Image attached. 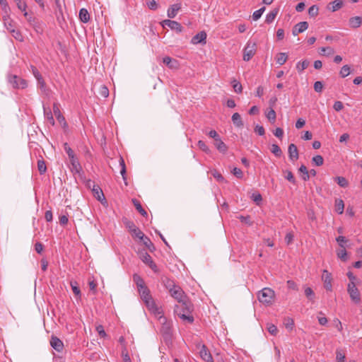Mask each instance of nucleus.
<instances>
[{
    "label": "nucleus",
    "instance_id": "f257e3e1",
    "mask_svg": "<svg viewBox=\"0 0 362 362\" xmlns=\"http://www.w3.org/2000/svg\"><path fill=\"white\" fill-rule=\"evenodd\" d=\"M258 300L264 304H271L274 297V291L269 288H264L258 293Z\"/></svg>",
    "mask_w": 362,
    "mask_h": 362
},
{
    "label": "nucleus",
    "instance_id": "f03ea898",
    "mask_svg": "<svg viewBox=\"0 0 362 362\" xmlns=\"http://www.w3.org/2000/svg\"><path fill=\"white\" fill-rule=\"evenodd\" d=\"M8 81L13 88L24 89L28 86L27 81L16 75H9L8 76Z\"/></svg>",
    "mask_w": 362,
    "mask_h": 362
},
{
    "label": "nucleus",
    "instance_id": "7ed1b4c3",
    "mask_svg": "<svg viewBox=\"0 0 362 362\" xmlns=\"http://www.w3.org/2000/svg\"><path fill=\"white\" fill-rule=\"evenodd\" d=\"M347 291L352 301L356 304H359L361 303V295L354 282L349 283Z\"/></svg>",
    "mask_w": 362,
    "mask_h": 362
},
{
    "label": "nucleus",
    "instance_id": "20e7f679",
    "mask_svg": "<svg viewBox=\"0 0 362 362\" xmlns=\"http://www.w3.org/2000/svg\"><path fill=\"white\" fill-rule=\"evenodd\" d=\"M257 50V44L255 42H248L243 50V60L248 62L255 54Z\"/></svg>",
    "mask_w": 362,
    "mask_h": 362
},
{
    "label": "nucleus",
    "instance_id": "39448f33",
    "mask_svg": "<svg viewBox=\"0 0 362 362\" xmlns=\"http://www.w3.org/2000/svg\"><path fill=\"white\" fill-rule=\"evenodd\" d=\"M175 308H179L181 313H192L194 310V305L188 298L184 299L179 305H175Z\"/></svg>",
    "mask_w": 362,
    "mask_h": 362
},
{
    "label": "nucleus",
    "instance_id": "423d86ee",
    "mask_svg": "<svg viewBox=\"0 0 362 362\" xmlns=\"http://www.w3.org/2000/svg\"><path fill=\"white\" fill-rule=\"evenodd\" d=\"M170 293L172 297L178 301V303H181L184 299L187 298L185 295L184 291L179 286H176L175 287L170 288Z\"/></svg>",
    "mask_w": 362,
    "mask_h": 362
},
{
    "label": "nucleus",
    "instance_id": "0eeeda50",
    "mask_svg": "<svg viewBox=\"0 0 362 362\" xmlns=\"http://www.w3.org/2000/svg\"><path fill=\"white\" fill-rule=\"evenodd\" d=\"M140 259L142 260L144 263L148 265L149 267L154 271L155 272H158V268L156 264L152 260L151 257L147 252H141Z\"/></svg>",
    "mask_w": 362,
    "mask_h": 362
},
{
    "label": "nucleus",
    "instance_id": "6e6552de",
    "mask_svg": "<svg viewBox=\"0 0 362 362\" xmlns=\"http://www.w3.org/2000/svg\"><path fill=\"white\" fill-rule=\"evenodd\" d=\"M162 25L163 27L165 26H168L169 27L171 30H175L176 31L177 33H181L182 31V26L181 25V24L177 21H171V20H169V19H167V20H164L163 22H162Z\"/></svg>",
    "mask_w": 362,
    "mask_h": 362
},
{
    "label": "nucleus",
    "instance_id": "1a4fd4ad",
    "mask_svg": "<svg viewBox=\"0 0 362 362\" xmlns=\"http://www.w3.org/2000/svg\"><path fill=\"white\" fill-rule=\"evenodd\" d=\"M53 112L55 115L58 122L62 124L63 128H66L68 124L65 120L64 117L62 115L59 105L57 103H54L53 105Z\"/></svg>",
    "mask_w": 362,
    "mask_h": 362
},
{
    "label": "nucleus",
    "instance_id": "9d476101",
    "mask_svg": "<svg viewBox=\"0 0 362 362\" xmlns=\"http://www.w3.org/2000/svg\"><path fill=\"white\" fill-rule=\"evenodd\" d=\"M322 279L324 282V286L326 290L331 291L332 289V278L331 273H329L327 270H324L322 275Z\"/></svg>",
    "mask_w": 362,
    "mask_h": 362
},
{
    "label": "nucleus",
    "instance_id": "9b49d317",
    "mask_svg": "<svg viewBox=\"0 0 362 362\" xmlns=\"http://www.w3.org/2000/svg\"><path fill=\"white\" fill-rule=\"evenodd\" d=\"M308 28V23L302 21L295 25L292 30V34L294 36L298 35L299 33L304 32Z\"/></svg>",
    "mask_w": 362,
    "mask_h": 362
},
{
    "label": "nucleus",
    "instance_id": "f8f14e48",
    "mask_svg": "<svg viewBox=\"0 0 362 362\" xmlns=\"http://www.w3.org/2000/svg\"><path fill=\"white\" fill-rule=\"evenodd\" d=\"M163 63L165 64L170 69H178L179 62L177 59H173L170 57H165L163 58Z\"/></svg>",
    "mask_w": 362,
    "mask_h": 362
},
{
    "label": "nucleus",
    "instance_id": "ddd939ff",
    "mask_svg": "<svg viewBox=\"0 0 362 362\" xmlns=\"http://www.w3.org/2000/svg\"><path fill=\"white\" fill-rule=\"evenodd\" d=\"M288 153L289 159L291 161H295L298 159L299 154L297 146L294 144H291L288 147Z\"/></svg>",
    "mask_w": 362,
    "mask_h": 362
},
{
    "label": "nucleus",
    "instance_id": "4468645a",
    "mask_svg": "<svg viewBox=\"0 0 362 362\" xmlns=\"http://www.w3.org/2000/svg\"><path fill=\"white\" fill-rule=\"evenodd\" d=\"M175 313L184 322H187L190 324L194 322V317L192 315V313H181V310L179 308H175Z\"/></svg>",
    "mask_w": 362,
    "mask_h": 362
},
{
    "label": "nucleus",
    "instance_id": "2eb2a0df",
    "mask_svg": "<svg viewBox=\"0 0 362 362\" xmlns=\"http://www.w3.org/2000/svg\"><path fill=\"white\" fill-rule=\"evenodd\" d=\"M51 346L57 351L60 352L63 350V342L57 337L52 336L50 339Z\"/></svg>",
    "mask_w": 362,
    "mask_h": 362
},
{
    "label": "nucleus",
    "instance_id": "dca6fc26",
    "mask_svg": "<svg viewBox=\"0 0 362 362\" xmlns=\"http://www.w3.org/2000/svg\"><path fill=\"white\" fill-rule=\"evenodd\" d=\"M201 358L206 362H214L213 357L211 353L208 351L206 346L204 344L202 345V348L199 351Z\"/></svg>",
    "mask_w": 362,
    "mask_h": 362
},
{
    "label": "nucleus",
    "instance_id": "f3484780",
    "mask_svg": "<svg viewBox=\"0 0 362 362\" xmlns=\"http://www.w3.org/2000/svg\"><path fill=\"white\" fill-rule=\"evenodd\" d=\"M92 192H93V196L98 201H100L102 204H104V203L107 202V201L105 199V195H104V194L103 192V190L101 189V188L98 185H96L95 187L93 188L92 189Z\"/></svg>",
    "mask_w": 362,
    "mask_h": 362
},
{
    "label": "nucleus",
    "instance_id": "a211bd4d",
    "mask_svg": "<svg viewBox=\"0 0 362 362\" xmlns=\"http://www.w3.org/2000/svg\"><path fill=\"white\" fill-rule=\"evenodd\" d=\"M206 33L204 31L199 32L197 35H195L191 40V42L194 45H197L198 43H206Z\"/></svg>",
    "mask_w": 362,
    "mask_h": 362
},
{
    "label": "nucleus",
    "instance_id": "6ab92c4d",
    "mask_svg": "<svg viewBox=\"0 0 362 362\" xmlns=\"http://www.w3.org/2000/svg\"><path fill=\"white\" fill-rule=\"evenodd\" d=\"M181 9V4H175L170 6L168 9V17L173 18L176 16L177 12Z\"/></svg>",
    "mask_w": 362,
    "mask_h": 362
},
{
    "label": "nucleus",
    "instance_id": "aec40b11",
    "mask_svg": "<svg viewBox=\"0 0 362 362\" xmlns=\"http://www.w3.org/2000/svg\"><path fill=\"white\" fill-rule=\"evenodd\" d=\"M344 2L342 0H334L327 5V9L332 12H335L339 10L343 6Z\"/></svg>",
    "mask_w": 362,
    "mask_h": 362
},
{
    "label": "nucleus",
    "instance_id": "412c9836",
    "mask_svg": "<svg viewBox=\"0 0 362 362\" xmlns=\"http://www.w3.org/2000/svg\"><path fill=\"white\" fill-rule=\"evenodd\" d=\"M144 303L146 304V307L148 308L149 310H151V312H153V313L156 314H159L160 313V311H159V308L157 307V305H156L153 298H150V299H148V300H146L145 301H144Z\"/></svg>",
    "mask_w": 362,
    "mask_h": 362
},
{
    "label": "nucleus",
    "instance_id": "4be33fe9",
    "mask_svg": "<svg viewBox=\"0 0 362 362\" xmlns=\"http://www.w3.org/2000/svg\"><path fill=\"white\" fill-rule=\"evenodd\" d=\"M349 23L352 28H357L362 25V17L355 16L349 19Z\"/></svg>",
    "mask_w": 362,
    "mask_h": 362
},
{
    "label": "nucleus",
    "instance_id": "5701e85b",
    "mask_svg": "<svg viewBox=\"0 0 362 362\" xmlns=\"http://www.w3.org/2000/svg\"><path fill=\"white\" fill-rule=\"evenodd\" d=\"M279 12V8H275L272 11H271L266 17L265 23L269 24L274 21L276 16Z\"/></svg>",
    "mask_w": 362,
    "mask_h": 362
},
{
    "label": "nucleus",
    "instance_id": "b1692460",
    "mask_svg": "<svg viewBox=\"0 0 362 362\" xmlns=\"http://www.w3.org/2000/svg\"><path fill=\"white\" fill-rule=\"evenodd\" d=\"M3 21L5 27L9 32L15 29V23L8 16H4Z\"/></svg>",
    "mask_w": 362,
    "mask_h": 362
},
{
    "label": "nucleus",
    "instance_id": "393cba45",
    "mask_svg": "<svg viewBox=\"0 0 362 362\" xmlns=\"http://www.w3.org/2000/svg\"><path fill=\"white\" fill-rule=\"evenodd\" d=\"M214 145L216 147V148L218 150V151L221 153H225L228 150L227 146L221 139V138L216 139V140L214 141Z\"/></svg>",
    "mask_w": 362,
    "mask_h": 362
},
{
    "label": "nucleus",
    "instance_id": "a878e982",
    "mask_svg": "<svg viewBox=\"0 0 362 362\" xmlns=\"http://www.w3.org/2000/svg\"><path fill=\"white\" fill-rule=\"evenodd\" d=\"M69 160L72 165V171L78 173L81 170L82 168L76 156L73 157V158H69Z\"/></svg>",
    "mask_w": 362,
    "mask_h": 362
},
{
    "label": "nucleus",
    "instance_id": "bb28decb",
    "mask_svg": "<svg viewBox=\"0 0 362 362\" xmlns=\"http://www.w3.org/2000/svg\"><path fill=\"white\" fill-rule=\"evenodd\" d=\"M139 292L141 296V299L145 301L146 300L150 299L151 298V295L150 293L149 289L147 286L139 288Z\"/></svg>",
    "mask_w": 362,
    "mask_h": 362
},
{
    "label": "nucleus",
    "instance_id": "cd10ccee",
    "mask_svg": "<svg viewBox=\"0 0 362 362\" xmlns=\"http://www.w3.org/2000/svg\"><path fill=\"white\" fill-rule=\"evenodd\" d=\"M119 165L121 166L120 173L122 176V179L124 181L125 185H127V175H126V173H127L126 165H125L124 160L122 156L119 157Z\"/></svg>",
    "mask_w": 362,
    "mask_h": 362
},
{
    "label": "nucleus",
    "instance_id": "c85d7f7f",
    "mask_svg": "<svg viewBox=\"0 0 362 362\" xmlns=\"http://www.w3.org/2000/svg\"><path fill=\"white\" fill-rule=\"evenodd\" d=\"M232 121L235 126L237 127H243L244 124L241 119L240 115L238 112L234 113L232 115Z\"/></svg>",
    "mask_w": 362,
    "mask_h": 362
},
{
    "label": "nucleus",
    "instance_id": "c756f323",
    "mask_svg": "<svg viewBox=\"0 0 362 362\" xmlns=\"http://www.w3.org/2000/svg\"><path fill=\"white\" fill-rule=\"evenodd\" d=\"M79 18L83 23H88L90 20V14L87 9L81 8L79 11Z\"/></svg>",
    "mask_w": 362,
    "mask_h": 362
},
{
    "label": "nucleus",
    "instance_id": "7c9ffc66",
    "mask_svg": "<svg viewBox=\"0 0 362 362\" xmlns=\"http://www.w3.org/2000/svg\"><path fill=\"white\" fill-rule=\"evenodd\" d=\"M132 202L135 206V208L136 209V210L143 216H147V212L143 209L141 203L139 202V201H138L137 199H132Z\"/></svg>",
    "mask_w": 362,
    "mask_h": 362
},
{
    "label": "nucleus",
    "instance_id": "2f4dec72",
    "mask_svg": "<svg viewBox=\"0 0 362 362\" xmlns=\"http://www.w3.org/2000/svg\"><path fill=\"white\" fill-rule=\"evenodd\" d=\"M310 62L308 59H305L302 62H299L296 65L297 71L300 73L308 67Z\"/></svg>",
    "mask_w": 362,
    "mask_h": 362
},
{
    "label": "nucleus",
    "instance_id": "473e14b6",
    "mask_svg": "<svg viewBox=\"0 0 362 362\" xmlns=\"http://www.w3.org/2000/svg\"><path fill=\"white\" fill-rule=\"evenodd\" d=\"M288 56L284 52L279 53L276 57V63L279 65H283L287 60Z\"/></svg>",
    "mask_w": 362,
    "mask_h": 362
},
{
    "label": "nucleus",
    "instance_id": "72a5a7b5",
    "mask_svg": "<svg viewBox=\"0 0 362 362\" xmlns=\"http://www.w3.org/2000/svg\"><path fill=\"white\" fill-rule=\"evenodd\" d=\"M141 241L143 242V244L150 250V252H153L156 250L153 243L148 237L145 236Z\"/></svg>",
    "mask_w": 362,
    "mask_h": 362
},
{
    "label": "nucleus",
    "instance_id": "f704fd0d",
    "mask_svg": "<svg viewBox=\"0 0 362 362\" xmlns=\"http://www.w3.org/2000/svg\"><path fill=\"white\" fill-rule=\"evenodd\" d=\"M344 204L343 200L337 199L335 202V211L339 214H341L344 212Z\"/></svg>",
    "mask_w": 362,
    "mask_h": 362
},
{
    "label": "nucleus",
    "instance_id": "c9c22d12",
    "mask_svg": "<svg viewBox=\"0 0 362 362\" xmlns=\"http://www.w3.org/2000/svg\"><path fill=\"white\" fill-rule=\"evenodd\" d=\"M337 255L338 258H339L343 262H346L348 260L347 252L346 251L345 247L337 251Z\"/></svg>",
    "mask_w": 362,
    "mask_h": 362
},
{
    "label": "nucleus",
    "instance_id": "e433bc0d",
    "mask_svg": "<svg viewBox=\"0 0 362 362\" xmlns=\"http://www.w3.org/2000/svg\"><path fill=\"white\" fill-rule=\"evenodd\" d=\"M134 281H135L138 289L146 286L143 279L138 274H134Z\"/></svg>",
    "mask_w": 362,
    "mask_h": 362
},
{
    "label": "nucleus",
    "instance_id": "4c0bfd02",
    "mask_svg": "<svg viewBox=\"0 0 362 362\" xmlns=\"http://www.w3.org/2000/svg\"><path fill=\"white\" fill-rule=\"evenodd\" d=\"M334 53V49L330 47H321L319 49V54H322V55L329 56V55L333 54Z\"/></svg>",
    "mask_w": 362,
    "mask_h": 362
},
{
    "label": "nucleus",
    "instance_id": "58836bf2",
    "mask_svg": "<svg viewBox=\"0 0 362 362\" xmlns=\"http://www.w3.org/2000/svg\"><path fill=\"white\" fill-rule=\"evenodd\" d=\"M162 281L165 286V287L168 289L169 292H170V288H173V287H175L177 285H175L173 282V281L170 280V279L165 277L162 279Z\"/></svg>",
    "mask_w": 362,
    "mask_h": 362
},
{
    "label": "nucleus",
    "instance_id": "ea45409f",
    "mask_svg": "<svg viewBox=\"0 0 362 362\" xmlns=\"http://www.w3.org/2000/svg\"><path fill=\"white\" fill-rule=\"evenodd\" d=\"M271 152L274 153L276 157H280L282 154V151L280 147L276 144H273L271 146Z\"/></svg>",
    "mask_w": 362,
    "mask_h": 362
},
{
    "label": "nucleus",
    "instance_id": "a19ab883",
    "mask_svg": "<svg viewBox=\"0 0 362 362\" xmlns=\"http://www.w3.org/2000/svg\"><path fill=\"white\" fill-rule=\"evenodd\" d=\"M37 169L40 175L44 174L47 170V166L44 160H39L37 162Z\"/></svg>",
    "mask_w": 362,
    "mask_h": 362
},
{
    "label": "nucleus",
    "instance_id": "79ce46f5",
    "mask_svg": "<svg viewBox=\"0 0 362 362\" xmlns=\"http://www.w3.org/2000/svg\"><path fill=\"white\" fill-rule=\"evenodd\" d=\"M305 295L308 298L309 300L313 301L315 298V293L313 289L310 287H306L305 288Z\"/></svg>",
    "mask_w": 362,
    "mask_h": 362
},
{
    "label": "nucleus",
    "instance_id": "37998d69",
    "mask_svg": "<svg viewBox=\"0 0 362 362\" xmlns=\"http://www.w3.org/2000/svg\"><path fill=\"white\" fill-rule=\"evenodd\" d=\"M132 235L134 238H136L139 239L140 240H142L143 238L145 237V235L143 233V232L141 231V230L139 228H136L131 233Z\"/></svg>",
    "mask_w": 362,
    "mask_h": 362
},
{
    "label": "nucleus",
    "instance_id": "c03bdc74",
    "mask_svg": "<svg viewBox=\"0 0 362 362\" xmlns=\"http://www.w3.org/2000/svg\"><path fill=\"white\" fill-rule=\"evenodd\" d=\"M318 12L319 8L317 5H313L308 9V15L312 18L317 16L318 15Z\"/></svg>",
    "mask_w": 362,
    "mask_h": 362
},
{
    "label": "nucleus",
    "instance_id": "a18cd8bd",
    "mask_svg": "<svg viewBox=\"0 0 362 362\" xmlns=\"http://www.w3.org/2000/svg\"><path fill=\"white\" fill-rule=\"evenodd\" d=\"M350 73V66L349 65H344L341 67L339 74L342 78H345L349 76Z\"/></svg>",
    "mask_w": 362,
    "mask_h": 362
},
{
    "label": "nucleus",
    "instance_id": "49530a36",
    "mask_svg": "<svg viewBox=\"0 0 362 362\" xmlns=\"http://www.w3.org/2000/svg\"><path fill=\"white\" fill-rule=\"evenodd\" d=\"M284 324L286 329L292 330L294 325V322L292 318L286 317L284 319Z\"/></svg>",
    "mask_w": 362,
    "mask_h": 362
},
{
    "label": "nucleus",
    "instance_id": "de8ad7c7",
    "mask_svg": "<svg viewBox=\"0 0 362 362\" xmlns=\"http://www.w3.org/2000/svg\"><path fill=\"white\" fill-rule=\"evenodd\" d=\"M266 116L272 123H274L275 122L276 115L275 111L272 108H270V110L267 113Z\"/></svg>",
    "mask_w": 362,
    "mask_h": 362
},
{
    "label": "nucleus",
    "instance_id": "09e8293b",
    "mask_svg": "<svg viewBox=\"0 0 362 362\" xmlns=\"http://www.w3.org/2000/svg\"><path fill=\"white\" fill-rule=\"evenodd\" d=\"M312 161L314 163L315 165L321 166L323 165L324 159L322 156L317 155L313 158Z\"/></svg>",
    "mask_w": 362,
    "mask_h": 362
},
{
    "label": "nucleus",
    "instance_id": "8fccbe9b",
    "mask_svg": "<svg viewBox=\"0 0 362 362\" xmlns=\"http://www.w3.org/2000/svg\"><path fill=\"white\" fill-rule=\"evenodd\" d=\"M64 148L66 153H67L69 158H73V157L76 156L74 151L68 145L67 143L64 144Z\"/></svg>",
    "mask_w": 362,
    "mask_h": 362
},
{
    "label": "nucleus",
    "instance_id": "3c124183",
    "mask_svg": "<svg viewBox=\"0 0 362 362\" xmlns=\"http://www.w3.org/2000/svg\"><path fill=\"white\" fill-rule=\"evenodd\" d=\"M335 180H337V184L341 187H346L349 185L348 181L344 177H337Z\"/></svg>",
    "mask_w": 362,
    "mask_h": 362
},
{
    "label": "nucleus",
    "instance_id": "603ef678",
    "mask_svg": "<svg viewBox=\"0 0 362 362\" xmlns=\"http://www.w3.org/2000/svg\"><path fill=\"white\" fill-rule=\"evenodd\" d=\"M265 11V7H262L255 11L252 14V18L254 21H257L262 16V13Z\"/></svg>",
    "mask_w": 362,
    "mask_h": 362
},
{
    "label": "nucleus",
    "instance_id": "864d4df0",
    "mask_svg": "<svg viewBox=\"0 0 362 362\" xmlns=\"http://www.w3.org/2000/svg\"><path fill=\"white\" fill-rule=\"evenodd\" d=\"M71 286L72 291H73L74 293L75 294V296L78 298H81V291H80L79 287L77 285V283L75 282L74 284H73L71 282Z\"/></svg>",
    "mask_w": 362,
    "mask_h": 362
},
{
    "label": "nucleus",
    "instance_id": "5fc2aeb1",
    "mask_svg": "<svg viewBox=\"0 0 362 362\" xmlns=\"http://www.w3.org/2000/svg\"><path fill=\"white\" fill-rule=\"evenodd\" d=\"M45 115L47 117V120L52 125H54V119L52 115V113L50 110H46L44 108Z\"/></svg>",
    "mask_w": 362,
    "mask_h": 362
},
{
    "label": "nucleus",
    "instance_id": "6e6d98bb",
    "mask_svg": "<svg viewBox=\"0 0 362 362\" xmlns=\"http://www.w3.org/2000/svg\"><path fill=\"white\" fill-rule=\"evenodd\" d=\"M232 83L235 92L238 93H242L243 87L242 85L238 81H237L235 79H233Z\"/></svg>",
    "mask_w": 362,
    "mask_h": 362
},
{
    "label": "nucleus",
    "instance_id": "4d7b16f0",
    "mask_svg": "<svg viewBox=\"0 0 362 362\" xmlns=\"http://www.w3.org/2000/svg\"><path fill=\"white\" fill-rule=\"evenodd\" d=\"M336 360L337 362H344L345 354L339 349L336 351Z\"/></svg>",
    "mask_w": 362,
    "mask_h": 362
},
{
    "label": "nucleus",
    "instance_id": "13d9d810",
    "mask_svg": "<svg viewBox=\"0 0 362 362\" xmlns=\"http://www.w3.org/2000/svg\"><path fill=\"white\" fill-rule=\"evenodd\" d=\"M146 6L151 10L155 11L158 8V4L154 0H146Z\"/></svg>",
    "mask_w": 362,
    "mask_h": 362
},
{
    "label": "nucleus",
    "instance_id": "bf43d9fd",
    "mask_svg": "<svg viewBox=\"0 0 362 362\" xmlns=\"http://www.w3.org/2000/svg\"><path fill=\"white\" fill-rule=\"evenodd\" d=\"M96 331L98 332L99 336L101 338H106L107 337L103 325H98L96 327Z\"/></svg>",
    "mask_w": 362,
    "mask_h": 362
},
{
    "label": "nucleus",
    "instance_id": "052dcab7",
    "mask_svg": "<svg viewBox=\"0 0 362 362\" xmlns=\"http://www.w3.org/2000/svg\"><path fill=\"white\" fill-rule=\"evenodd\" d=\"M16 2L17 7L19 10L25 12L27 5L25 1L22 0H14Z\"/></svg>",
    "mask_w": 362,
    "mask_h": 362
},
{
    "label": "nucleus",
    "instance_id": "680f3d73",
    "mask_svg": "<svg viewBox=\"0 0 362 362\" xmlns=\"http://www.w3.org/2000/svg\"><path fill=\"white\" fill-rule=\"evenodd\" d=\"M198 146L199 148L202 150L204 152L206 153H209L211 152L209 147L206 145V144L203 141H198Z\"/></svg>",
    "mask_w": 362,
    "mask_h": 362
},
{
    "label": "nucleus",
    "instance_id": "e2e57ef3",
    "mask_svg": "<svg viewBox=\"0 0 362 362\" xmlns=\"http://www.w3.org/2000/svg\"><path fill=\"white\" fill-rule=\"evenodd\" d=\"M267 330L272 335H274V336L276 335V334L278 332L277 327L273 324H268Z\"/></svg>",
    "mask_w": 362,
    "mask_h": 362
},
{
    "label": "nucleus",
    "instance_id": "0e129e2a",
    "mask_svg": "<svg viewBox=\"0 0 362 362\" xmlns=\"http://www.w3.org/2000/svg\"><path fill=\"white\" fill-rule=\"evenodd\" d=\"M10 33L12 34L13 37L15 39H16V40H18L19 41H22L23 40V36H22V35H21V32L19 30L13 29Z\"/></svg>",
    "mask_w": 362,
    "mask_h": 362
},
{
    "label": "nucleus",
    "instance_id": "69168bd1",
    "mask_svg": "<svg viewBox=\"0 0 362 362\" xmlns=\"http://www.w3.org/2000/svg\"><path fill=\"white\" fill-rule=\"evenodd\" d=\"M336 241L338 243L341 248H344L345 247L344 244L346 243L348 240L346 238V237L340 235L336 238Z\"/></svg>",
    "mask_w": 362,
    "mask_h": 362
},
{
    "label": "nucleus",
    "instance_id": "338daca9",
    "mask_svg": "<svg viewBox=\"0 0 362 362\" xmlns=\"http://www.w3.org/2000/svg\"><path fill=\"white\" fill-rule=\"evenodd\" d=\"M251 198L257 205H259L262 200V195L259 193H253Z\"/></svg>",
    "mask_w": 362,
    "mask_h": 362
},
{
    "label": "nucleus",
    "instance_id": "774afa93",
    "mask_svg": "<svg viewBox=\"0 0 362 362\" xmlns=\"http://www.w3.org/2000/svg\"><path fill=\"white\" fill-rule=\"evenodd\" d=\"M99 93L102 97L107 98L109 95V90L105 86H102L100 88Z\"/></svg>",
    "mask_w": 362,
    "mask_h": 362
}]
</instances>
